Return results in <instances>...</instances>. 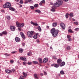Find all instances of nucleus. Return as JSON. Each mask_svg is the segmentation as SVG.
Returning <instances> with one entry per match:
<instances>
[{"instance_id": "7ed1b4c3", "label": "nucleus", "mask_w": 79, "mask_h": 79, "mask_svg": "<svg viewBox=\"0 0 79 79\" xmlns=\"http://www.w3.org/2000/svg\"><path fill=\"white\" fill-rule=\"evenodd\" d=\"M11 6V5L9 2H6L5 5H3V8H10Z\"/></svg>"}, {"instance_id": "de8ad7c7", "label": "nucleus", "mask_w": 79, "mask_h": 79, "mask_svg": "<svg viewBox=\"0 0 79 79\" xmlns=\"http://www.w3.org/2000/svg\"><path fill=\"white\" fill-rule=\"evenodd\" d=\"M30 8H31V9H34V7L33 6H30Z\"/></svg>"}, {"instance_id": "7c9ffc66", "label": "nucleus", "mask_w": 79, "mask_h": 79, "mask_svg": "<svg viewBox=\"0 0 79 79\" xmlns=\"http://www.w3.org/2000/svg\"><path fill=\"white\" fill-rule=\"evenodd\" d=\"M60 73L61 74H64V71H63V70H61L60 71Z\"/></svg>"}, {"instance_id": "393cba45", "label": "nucleus", "mask_w": 79, "mask_h": 79, "mask_svg": "<svg viewBox=\"0 0 79 79\" xmlns=\"http://www.w3.org/2000/svg\"><path fill=\"white\" fill-rule=\"evenodd\" d=\"M10 10H11V11H15V9L13 8V7H10L9 8Z\"/></svg>"}, {"instance_id": "13d9d810", "label": "nucleus", "mask_w": 79, "mask_h": 79, "mask_svg": "<svg viewBox=\"0 0 79 79\" xmlns=\"http://www.w3.org/2000/svg\"><path fill=\"white\" fill-rule=\"evenodd\" d=\"M69 0H64V2H68V1H69Z\"/></svg>"}, {"instance_id": "1a4fd4ad", "label": "nucleus", "mask_w": 79, "mask_h": 79, "mask_svg": "<svg viewBox=\"0 0 79 79\" xmlns=\"http://www.w3.org/2000/svg\"><path fill=\"white\" fill-rule=\"evenodd\" d=\"M3 34H4V35H6V34H7V32L6 31H3L2 33H0V36H2V35H3Z\"/></svg>"}, {"instance_id": "4d7b16f0", "label": "nucleus", "mask_w": 79, "mask_h": 79, "mask_svg": "<svg viewBox=\"0 0 79 79\" xmlns=\"http://www.w3.org/2000/svg\"><path fill=\"white\" fill-rule=\"evenodd\" d=\"M32 0H27V1L28 2H31Z\"/></svg>"}, {"instance_id": "a18cd8bd", "label": "nucleus", "mask_w": 79, "mask_h": 79, "mask_svg": "<svg viewBox=\"0 0 79 79\" xmlns=\"http://www.w3.org/2000/svg\"><path fill=\"white\" fill-rule=\"evenodd\" d=\"M44 75H45V76H46V75H47V72H46L45 71L44 72Z\"/></svg>"}, {"instance_id": "5701e85b", "label": "nucleus", "mask_w": 79, "mask_h": 79, "mask_svg": "<svg viewBox=\"0 0 79 79\" xmlns=\"http://www.w3.org/2000/svg\"><path fill=\"white\" fill-rule=\"evenodd\" d=\"M37 28H38V30L40 31V32L42 31V29H41V27H40V26H38Z\"/></svg>"}, {"instance_id": "bb28decb", "label": "nucleus", "mask_w": 79, "mask_h": 79, "mask_svg": "<svg viewBox=\"0 0 79 79\" xmlns=\"http://www.w3.org/2000/svg\"><path fill=\"white\" fill-rule=\"evenodd\" d=\"M69 15L70 16V17H73V16H74V15L73 13H71Z\"/></svg>"}, {"instance_id": "0e129e2a", "label": "nucleus", "mask_w": 79, "mask_h": 79, "mask_svg": "<svg viewBox=\"0 0 79 79\" xmlns=\"http://www.w3.org/2000/svg\"><path fill=\"white\" fill-rule=\"evenodd\" d=\"M50 5H53V3H52V2H50Z\"/></svg>"}, {"instance_id": "09e8293b", "label": "nucleus", "mask_w": 79, "mask_h": 79, "mask_svg": "<svg viewBox=\"0 0 79 79\" xmlns=\"http://www.w3.org/2000/svg\"><path fill=\"white\" fill-rule=\"evenodd\" d=\"M22 45H23V46H24V45H25V43H24V42H23L22 43Z\"/></svg>"}, {"instance_id": "4be33fe9", "label": "nucleus", "mask_w": 79, "mask_h": 79, "mask_svg": "<svg viewBox=\"0 0 79 79\" xmlns=\"http://www.w3.org/2000/svg\"><path fill=\"white\" fill-rule=\"evenodd\" d=\"M65 64V62H63L60 64V66H63Z\"/></svg>"}, {"instance_id": "c756f323", "label": "nucleus", "mask_w": 79, "mask_h": 79, "mask_svg": "<svg viewBox=\"0 0 79 79\" xmlns=\"http://www.w3.org/2000/svg\"><path fill=\"white\" fill-rule=\"evenodd\" d=\"M34 7L35 8H37V7H39V5L37 4H36L34 5Z\"/></svg>"}, {"instance_id": "f8f14e48", "label": "nucleus", "mask_w": 79, "mask_h": 79, "mask_svg": "<svg viewBox=\"0 0 79 79\" xmlns=\"http://www.w3.org/2000/svg\"><path fill=\"white\" fill-rule=\"evenodd\" d=\"M15 40L17 42H19L20 41V39L18 37L15 38Z\"/></svg>"}, {"instance_id": "72a5a7b5", "label": "nucleus", "mask_w": 79, "mask_h": 79, "mask_svg": "<svg viewBox=\"0 0 79 79\" xmlns=\"http://www.w3.org/2000/svg\"><path fill=\"white\" fill-rule=\"evenodd\" d=\"M27 64L28 65H31V64H32V62H28L27 63Z\"/></svg>"}, {"instance_id": "9b49d317", "label": "nucleus", "mask_w": 79, "mask_h": 79, "mask_svg": "<svg viewBox=\"0 0 79 79\" xmlns=\"http://www.w3.org/2000/svg\"><path fill=\"white\" fill-rule=\"evenodd\" d=\"M10 29L11 31H15V27L14 26H10Z\"/></svg>"}, {"instance_id": "5fc2aeb1", "label": "nucleus", "mask_w": 79, "mask_h": 79, "mask_svg": "<svg viewBox=\"0 0 79 79\" xmlns=\"http://www.w3.org/2000/svg\"><path fill=\"white\" fill-rule=\"evenodd\" d=\"M43 75H44V74H43V73H41L40 76H43Z\"/></svg>"}, {"instance_id": "cd10ccee", "label": "nucleus", "mask_w": 79, "mask_h": 79, "mask_svg": "<svg viewBox=\"0 0 79 79\" xmlns=\"http://www.w3.org/2000/svg\"><path fill=\"white\" fill-rule=\"evenodd\" d=\"M68 31L69 32H70V33H73L74 32V31H72V30H71V29H69Z\"/></svg>"}, {"instance_id": "774afa93", "label": "nucleus", "mask_w": 79, "mask_h": 79, "mask_svg": "<svg viewBox=\"0 0 79 79\" xmlns=\"http://www.w3.org/2000/svg\"><path fill=\"white\" fill-rule=\"evenodd\" d=\"M73 21H75V19H73Z\"/></svg>"}, {"instance_id": "4c0bfd02", "label": "nucleus", "mask_w": 79, "mask_h": 79, "mask_svg": "<svg viewBox=\"0 0 79 79\" xmlns=\"http://www.w3.org/2000/svg\"><path fill=\"white\" fill-rule=\"evenodd\" d=\"M20 3L21 4H23V1L22 0H21L20 1Z\"/></svg>"}, {"instance_id": "b1692460", "label": "nucleus", "mask_w": 79, "mask_h": 79, "mask_svg": "<svg viewBox=\"0 0 79 79\" xmlns=\"http://www.w3.org/2000/svg\"><path fill=\"white\" fill-rule=\"evenodd\" d=\"M24 50L22 48H19V52L20 53H23Z\"/></svg>"}, {"instance_id": "8fccbe9b", "label": "nucleus", "mask_w": 79, "mask_h": 79, "mask_svg": "<svg viewBox=\"0 0 79 79\" xmlns=\"http://www.w3.org/2000/svg\"><path fill=\"white\" fill-rule=\"evenodd\" d=\"M67 38H68V39H69V38H70V37H71V36L68 35L67 36Z\"/></svg>"}, {"instance_id": "423d86ee", "label": "nucleus", "mask_w": 79, "mask_h": 79, "mask_svg": "<svg viewBox=\"0 0 79 79\" xmlns=\"http://www.w3.org/2000/svg\"><path fill=\"white\" fill-rule=\"evenodd\" d=\"M16 24L17 27H23V26H24V23H20L18 22H16Z\"/></svg>"}, {"instance_id": "a211bd4d", "label": "nucleus", "mask_w": 79, "mask_h": 79, "mask_svg": "<svg viewBox=\"0 0 79 79\" xmlns=\"http://www.w3.org/2000/svg\"><path fill=\"white\" fill-rule=\"evenodd\" d=\"M34 77L35 79H39V77H37V75L35 73L34 74Z\"/></svg>"}, {"instance_id": "6e6d98bb", "label": "nucleus", "mask_w": 79, "mask_h": 79, "mask_svg": "<svg viewBox=\"0 0 79 79\" xmlns=\"http://www.w3.org/2000/svg\"><path fill=\"white\" fill-rule=\"evenodd\" d=\"M18 30L19 31H21V28H18Z\"/></svg>"}, {"instance_id": "603ef678", "label": "nucleus", "mask_w": 79, "mask_h": 79, "mask_svg": "<svg viewBox=\"0 0 79 79\" xmlns=\"http://www.w3.org/2000/svg\"><path fill=\"white\" fill-rule=\"evenodd\" d=\"M12 53L15 54V53H16L15 51H13L11 52Z\"/></svg>"}, {"instance_id": "bf43d9fd", "label": "nucleus", "mask_w": 79, "mask_h": 79, "mask_svg": "<svg viewBox=\"0 0 79 79\" xmlns=\"http://www.w3.org/2000/svg\"><path fill=\"white\" fill-rule=\"evenodd\" d=\"M16 2H19V0H15Z\"/></svg>"}, {"instance_id": "f03ea898", "label": "nucleus", "mask_w": 79, "mask_h": 79, "mask_svg": "<svg viewBox=\"0 0 79 79\" xmlns=\"http://www.w3.org/2000/svg\"><path fill=\"white\" fill-rule=\"evenodd\" d=\"M58 30H56L55 28H53L51 30V33L53 37H56L58 34Z\"/></svg>"}, {"instance_id": "ddd939ff", "label": "nucleus", "mask_w": 79, "mask_h": 79, "mask_svg": "<svg viewBox=\"0 0 79 79\" xmlns=\"http://www.w3.org/2000/svg\"><path fill=\"white\" fill-rule=\"evenodd\" d=\"M45 3V1L44 0H43L40 2L39 4V5L40 6H42V4H44Z\"/></svg>"}, {"instance_id": "79ce46f5", "label": "nucleus", "mask_w": 79, "mask_h": 79, "mask_svg": "<svg viewBox=\"0 0 79 79\" xmlns=\"http://www.w3.org/2000/svg\"><path fill=\"white\" fill-rule=\"evenodd\" d=\"M65 17L66 18H68V14H66L65 15Z\"/></svg>"}, {"instance_id": "20e7f679", "label": "nucleus", "mask_w": 79, "mask_h": 79, "mask_svg": "<svg viewBox=\"0 0 79 79\" xmlns=\"http://www.w3.org/2000/svg\"><path fill=\"white\" fill-rule=\"evenodd\" d=\"M34 34V32L33 31H31L30 32L28 31L27 32V35L29 37H32Z\"/></svg>"}, {"instance_id": "473e14b6", "label": "nucleus", "mask_w": 79, "mask_h": 79, "mask_svg": "<svg viewBox=\"0 0 79 79\" xmlns=\"http://www.w3.org/2000/svg\"><path fill=\"white\" fill-rule=\"evenodd\" d=\"M32 63L33 64H38V62L35 61H33Z\"/></svg>"}, {"instance_id": "c9c22d12", "label": "nucleus", "mask_w": 79, "mask_h": 79, "mask_svg": "<svg viewBox=\"0 0 79 79\" xmlns=\"http://www.w3.org/2000/svg\"><path fill=\"white\" fill-rule=\"evenodd\" d=\"M27 64V62L26 61L23 62V65H25V64Z\"/></svg>"}, {"instance_id": "f704fd0d", "label": "nucleus", "mask_w": 79, "mask_h": 79, "mask_svg": "<svg viewBox=\"0 0 79 79\" xmlns=\"http://www.w3.org/2000/svg\"><path fill=\"white\" fill-rule=\"evenodd\" d=\"M53 58H54V60H56L57 59V58H56V56H53Z\"/></svg>"}, {"instance_id": "6e6552de", "label": "nucleus", "mask_w": 79, "mask_h": 79, "mask_svg": "<svg viewBox=\"0 0 79 79\" xmlns=\"http://www.w3.org/2000/svg\"><path fill=\"white\" fill-rule=\"evenodd\" d=\"M20 35L22 38L23 39H26V36H25V35H24V33H23V32H20Z\"/></svg>"}, {"instance_id": "680f3d73", "label": "nucleus", "mask_w": 79, "mask_h": 79, "mask_svg": "<svg viewBox=\"0 0 79 79\" xmlns=\"http://www.w3.org/2000/svg\"><path fill=\"white\" fill-rule=\"evenodd\" d=\"M28 3V1L27 2V1H26L25 2V3Z\"/></svg>"}, {"instance_id": "a19ab883", "label": "nucleus", "mask_w": 79, "mask_h": 79, "mask_svg": "<svg viewBox=\"0 0 79 79\" xmlns=\"http://www.w3.org/2000/svg\"><path fill=\"white\" fill-rule=\"evenodd\" d=\"M5 55H6L7 56H10V54H7V53H6L5 54Z\"/></svg>"}, {"instance_id": "412c9836", "label": "nucleus", "mask_w": 79, "mask_h": 79, "mask_svg": "<svg viewBox=\"0 0 79 79\" xmlns=\"http://www.w3.org/2000/svg\"><path fill=\"white\" fill-rule=\"evenodd\" d=\"M32 53V52L31 51H30L29 52L27 53V55H28V56H31Z\"/></svg>"}, {"instance_id": "e2e57ef3", "label": "nucleus", "mask_w": 79, "mask_h": 79, "mask_svg": "<svg viewBox=\"0 0 79 79\" xmlns=\"http://www.w3.org/2000/svg\"><path fill=\"white\" fill-rule=\"evenodd\" d=\"M47 29H49V27L48 26H47Z\"/></svg>"}, {"instance_id": "e433bc0d", "label": "nucleus", "mask_w": 79, "mask_h": 79, "mask_svg": "<svg viewBox=\"0 0 79 79\" xmlns=\"http://www.w3.org/2000/svg\"><path fill=\"white\" fill-rule=\"evenodd\" d=\"M66 49L68 50H70V47L69 46H68L67 47V48Z\"/></svg>"}, {"instance_id": "58836bf2", "label": "nucleus", "mask_w": 79, "mask_h": 79, "mask_svg": "<svg viewBox=\"0 0 79 79\" xmlns=\"http://www.w3.org/2000/svg\"><path fill=\"white\" fill-rule=\"evenodd\" d=\"M74 24H76V25H77L78 24V23L77 22H74Z\"/></svg>"}, {"instance_id": "2f4dec72", "label": "nucleus", "mask_w": 79, "mask_h": 79, "mask_svg": "<svg viewBox=\"0 0 79 79\" xmlns=\"http://www.w3.org/2000/svg\"><path fill=\"white\" fill-rule=\"evenodd\" d=\"M34 39H37V36L36 35H35L34 36H33Z\"/></svg>"}, {"instance_id": "4468645a", "label": "nucleus", "mask_w": 79, "mask_h": 79, "mask_svg": "<svg viewBox=\"0 0 79 79\" xmlns=\"http://www.w3.org/2000/svg\"><path fill=\"white\" fill-rule=\"evenodd\" d=\"M48 61V58H44L43 60V63H45Z\"/></svg>"}, {"instance_id": "49530a36", "label": "nucleus", "mask_w": 79, "mask_h": 79, "mask_svg": "<svg viewBox=\"0 0 79 79\" xmlns=\"http://www.w3.org/2000/svg\"><path fill=\"white\" fill-rule=\"evenodd\" d=\"M7 19H8L9 20L10 19V17L9 16H7Z\"/></svg>"}, {"instance_id": "a878e982", "label": "nucleus", "mask_w": 79, "mask_h": 79, "mask_svg": "<svg viewBox=\"0 0 79 79\" xmlns=\"http://www.w3.org/2000/svg\"><path fill=\"white\" fill-rule=\"evenodd\" d=\"M39 60L40 63H42V58H39Z\"/></svg>"}, {"instance_id": "69168bd1", "label": "nucleus", "mask_w": 79, "mask_h": 79, "mask_svg": "<svg viewBox=\"0 0 79 79\" xmlns=\"http://www.w3.org/2000/svg\"><path fill=\"white\" fill-rule=\"evenodd\" d=\"M22 6H22V5H20V7H22Z\"/></svg>"}, {"instance_id": "052dcab7", "label": "nucleus", "mask_w": 79, "mask_h": 79, "mask_svg": "<svg viewBox=\"0 0 79 79\" xmlns=\"http://www.w3.org/2000/svg\"><path fill=\"white\" fill-rule=\"evenodd\" d=\"M71 39H69V42L70 41H71Z\"/></svg>"}, {"instance_id": "9d476101", "label": "nucleus", "mask_w": 79, "mask_h": 79, "mask_svg": "<svg viewBox=\"0 0 79 79\" xmlns=\"http://www.w3.org/2000/svg\"><path fill=\"white\" fill-rule=\"evenodd\" d=\"M31 24H32L33 26H39V25L37 23H34L32 21H31Z\"/></svg>"}, {"instance_id": "6ab92c4d", "label": "nucleus", "mask_w": 79, "mask_h": 79, "mask_svg": "<svg viewBox=\"0 0 79 79\" xmlns=\"http://www.w3.org/2000/svg\"><path fill=\"white\" fill-rule=\"evenodd\" d=\"M61 61H62V60L61 59H58L57 61V63H58L59 64L61 63Z\"/></svg>"}, {"instance_id": "2eb2a0df", "label": "nucleus", "mask_w": 79, "mask_h": 79, "mask_svg": "<svg viewBox=\"0 0 79 79\" xmlns=\"http://www.w3.org/2000/svg\"><path fill=\"white\" fill-rule=\"evenodd\" d=\"M20 59L21 60H22L23 61H26V59L23 57H20Z\"/></svg>"}, {"instance_id": "dca6fc26", "label": "nucleus", "mask_w": 79, "mask_h": 79, "mask_svg": "<svg viewBox=\"0 0 79 79\" xmlns=\"http://www.w3.org/2000/svg\"><path fill=\"white\" fill-rule=\"evenodd\" d=\"M57 26V23H54L52 24V26L53 27H55Z\"/></svg>"}, {"instance_id": "37998d69", "label": "nucleus", "mask_w": 79, "mask_h": 79, "mask_svg": "<svg viewBox=\"0 0 79 79\" xmlns=\"http://www.w3.org/2000/svg\"><path fill=\"white\" fill-rule=\"evenodd\" d=\"M36 42L37 43H39V42H40V41L39 40V39H38L37 40H36Z\"/></svg>"}, {"instance_id": "f257e3e1", "label": "nucleus", "mask_w": 79, "mask_h": 79, "mask_svg": "<svg viewBox=\"0 0 79 79\" xmlns=\"http://www.w3.org/2000/svg\"><path fill=\"white\" fill-rule=\"evenodd\" d=\"M62 4H63L62 0H58L56 3H54V7H52V9H51V11L53 12L55 11V7L60 6V5H61Z\"/></svg>"}, {"instance_id": "ea45409f", "label": "nucleus", "mask_w": 79, "mask_h": 79, "mask_svg": "<svg viewBox=\"0 0 79 79\" xmlns=\"http://www.w3.org/2000/svg\"><path fill=\"white\" fill-rule=\"evenodd\" d=\"M20 78L22 79H24V77L23 76H20Z\"/></svg>"}, {"instance_id": "39448f33", "label": "nucleus", "mask_w": 79, "mask_h": 79, "mask_svg": "<svg viewBox=\"0 0 79 79\" xmlns=\"http://www.w3.org/2000/svg\"><path fill=\"white\" fill-rule=\"evenodd\" d=\"M15 69H12L11 70L7 69L5 70V72L7 74H10L11 73H14L15 71Z\"/></svg>"}, {"instance_id": "f3484780", "label": "nucleus", "mask_w": 79, "mask_h": 79, "mask_svg": "<svg viewBox=\"0 0 79 79\" xmlns=\"http://www.w3.org/2000/svg\"><path fill=\"white\" fill-rule=\"evenodd\" d=\"M35 12H36L37 13H39V14H40V13H41V11L39 9H37L35 10Z\"/></svg>"}, {"instance_id": "c03bdc74", "label": "nucleus", "mask_w": 79, "mask_h": 79, "mask_svg": "<svg viewBox=\"0 0 79 79\" xmlns=\"http://www.w3.org/2000/svg\"><path fill=\"white\" fill-rule=\"evenodd\" d=\"M75 31H79V28H77L75 29Z\"/></svg>"}, {"instance_id": "3c124183", "label": "nucleus", "mask_w": 79, "mask_h": 79, "mask_svg": "<svg viewBox=\"0 0 79 79\" xmlns=\"http://www.w3.org/2000/svg\"><path fill=\"white\" fill-rule=\"evenodd\" d=\"M14 61H13V60H10V63H13Z\"/></svg>"}, {"instance_id": "0eeeda50", "label": "nucleus", "mask_w": 79, "mask_h": 79, "mask_svg": "<svg viewBox=\"0 0 79 79\" xmlns=\"http://www.w3.org/2000/svg\"><path fill=\"white\" fill-rule=\"evenodd\" d=\"M60 25L63 29H65L66 26H65V25H64L63 23H60Z\"/></svg>"}, {"instance_id": "c85d7f7f", "label": "nucleus", "mask_w": 79, "mask_h": 79, "mask_svg": "<svg viewBox=\"0 0 79 79\" xmlns=\"http://www.w3.org/2000/svg\"><path fill=\"white\" fill-rule=\"evenodd\" d=\"M23 74L24 75V77H26V76H27V74L24 73V72H23Z\"/></svg>"}, {"instance_id": "338daca9", "label": "nucleus", "mask_w": 79, "mask_h": 79, "mask_svg": "<svg viewBox=\"0 0 79 79\" xmlns=\"http://www.w3.org/2000/svg\"><path fill=\"white\" fill-rule=\"evenodd\" d=\"M50 48L51 49H53V48H52V47H50Z\"/></svg>"}, {"instance_id": "aec40b11", "label": "nucleus", "mask_w": 79, "mask_h": 79, "mask_svg": "<svg viewBox=\"0 0 79 79\" xmlns=\"http://www.w3.org/2000/svg\"><path fill=\"white\" fill-rule=\"evenodd\" d=\"M54 66L55 68H58L59 67V65L56 64H54Z\"/></svg>"}, {"instance_id": "864d4df0", "label": "nucleus", "mask_w": 79, "mask_h": 79, "mask_svg": "<svg viewBox=\"0 0 79 79\" xmlns=\"http://www.w3.org/2000/svg\"><path fill=\"white\" fill-rule=\"evenodd\" d=\"M1 11L2 13H4V12H5V10H1Z\"/></svg>"}]
</instances>
